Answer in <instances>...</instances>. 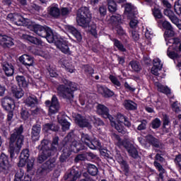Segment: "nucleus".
<instances>
[{"label":"nucleus","instance_id":"nucleus-1","mask_svg":"<svg viewBox=\"0 0 181 181\" xmlns=\"http://www.w3.org/2000/svg\"><path fill=\"white\" fill-rule=\"evenodd\" d=\"M33 31L41 37H45L49 43H54L57 49H59L64 54H71L69 47V42L57 36L53 35V31L49 27H44L40 25H35Z\"/></svg>","mask_w":181,"mask_h":181},{"label":"nucleus","instance_id":"nucleus-2","mask_svg":"<svg viewBox=\"0 0 181 181\" xmlns=\"http://www.w3.org/2000/svg\"><path fill=\"white\" fill-rule=\"evenodd\" d=\"M23 134V126L21 125L19 127H16L10 135L8 152L11 159L15 158V155H19V152L23 146L25 136Z\"/></svg>","mask_w":181,"mask_h":181},{"label":"nucleus","instance_id":"nucleus-3","mask_svg":"<svg viewBox=\"0 0 181 181\" xmlns=\"http://www.w3.org/2000/svg\"><path fill=\"white\" fill-rule=\"evenodd\" d=\"M76 22L78 25L83 28V29H87L88 28V30L94 37H98L97 25L94 22H91V12L88 7L83 6L78 10Z\"/></svg>","mask_w":181,"mask_h":181},{"label":"nucleus","instance_id":"nucleus-4","mask_svg":"<svg viewBox=\"0 0 181 181\" xmlns=\"http://www.w3.org/2000/svg\"><path fill=\"white\" fill-rule=\"evenodd\" d=\"M64 142L65 143V148H69L74 152H80V151L84 150L83 144L74 140L70 134L64 138Z\"/></svg>","mask_w":181,"mask_h":181},{"label":"nucleus","instance_id":"nucleus-5","mask_svg":"<svg viewBox=\"0 0 181 181\" xmlns=\"http://www.w3.org/2000/svg\"><path fill=\"white\" fill-rule=\"evenodd\" d=\"M46 107H49L48 115H54V114H57L60 111V103H59V99L56 95H54L50 100H46L45 103Z\"/></svg>","mask_w":181,"mask_h":181},{"label":"nucleus","instance_id":"nucleus-6","mask_svg":"<svg viewBox=\"0 0 181 181\" xmlns=\"http://www.w3.org/2000/svg\"><path fill=\"white\" fill-rule=\"evenodd\" d=\"M57 166V163H56V158H49L45 163H44L41 168L37 170V173L40 175H45L46 173H49Z\"/></svg>","mask_w":181,"mask_h":181},{"label":"nucleus","instance_id":"nucleus-7","mask_svg":"<svg viewBox=\"0 0 181 181\" xmlns=\"http://www.w3.org/2000/svg\"><path fill=\"white\" fill-rule=\"evenodd\" d=\"M12 169V164L9 162V157L2 153L0 156V170L1 173L8 175Z\"/></svg>","mask_w":181,"mask_h":181},{"label":"nucleus","instance_id":"nucleus-8","mask_svg":"<svg viewBox=\"0 0 181 181\" xmlns=\"http://www.w3.org/2000/svg\"><path fill=\"white\" fill-rule=\"evenodd\" d=\"M57 93L59 97L65 98L66 100H71L74 98V94H71L70 88L64 84L58 86Z\"/></svg>","mask_w":181,"mask_h":181},{"label":"nucleus","instance_id":"nucleus-9","mask_svg":"<svg viewBox=\"0 0 181 181\" xmlns=\"http://www.w3.org/2000/svg\"><path fill=\"white\" fill-rule=\"evenodd\" d=\"M96 108L97 113L99 115H102L103 118H108L110 121H112V119H114V117L110 115V110H108V107H107L105 105L99 104Z\"/></svg>","mask_w":181,"mask_h":181},{"label":"nucleus","instance_id":"nucleus-10","mask_svg":"<svg viewBox=\"0 0 181 181\" xmlns=\"http://www.w3.org/2000/svg\"><path fill=\"white\" fill-rule=\"evenodd\" d=\"M123 148L127 150L129 156H131L134 159H138L139 158L138 150H136V148H135V146L129 141H128L127 143H124Z\"/></svg>","mask_w":181,"mask_h":181},{"label":"nucleus","instance_id":"nucleus-11","mask_svg":"<svg viewBox=\"0 0 181 181\" xmlns=\"http://www.w3.org/2000/svg\"><path fill=\"white\" fill-rule=\"evenodd\" d=\"M1 105L6 111H11L13 105V99L11 96H5L1 98Z\"/></svg>","mask_w":181,"mask_h":181},{"label":"nucleus","instance_id":"nucleus-12","mask_svg":"<svg viewBox=\"0 0 181 181\" xmlns=\"http://www.w3.org/2000/svg\"><path fill=\"white\" fill-rule=\"evenodd\" d=\"M75 122L81 128H88V127H90L88 120H87V119H86L83 116H81V115L79 114L76 115Z\"/></svg>","mask_w":181,"mask_h":181},{"label":"nucleus","instance_id":"nucleus-13","mask_svg":"<svg viewBox=\"0 0 181 181\" xmlns=\"http://www.w3.org/2000/svg\"><path fill=\"white\" fill-rule=\"evenodd\" d=\"M30 154L29 153V149L25 148L22 151L20 156V161L18 163L19 168H23L26 165V161L29 159Z\"/></svg>","mask_w":181,"mask_h":181},{"label":"nucleus","instance_id":"nucleus-14","mask_svg":"<svg viewBox=\"0 0 181 181\" xmlns=\"http://www.w3.org/2000/svg\"><path fill=\"white\" fill-rule=\"evenodd\" d=\"M40 131H42V127L40 124H35L33 126L31 131V139L36 142V141H39V138H40Z\"/></svg>","mask_w":181,"mask_h":181},{"label":"nucleus","instance_id":"nucleus-15","mask_svg":"<svg viewBox=\"0 0 181 181\" xmlns=\"http://www.w3.org/2000/svg\"><path fill=\"white\" fill-rule=\"evenodd\" d=\"M48 13L52 18L57 19L60 16V8H59V5L52 4L48 7Z\"/></svg>","mask_w":181,"mask_h":181},{"label":"nucleus","instance_id":"nucleus-16","mask_svg":"<svg viewBox=\"0 0 181 181\" xmlns=\"http://www.w3.org/2000/svg\"><path fill=\"white\" fill-rule=\"evenodd\" d=\"M66 29L76 38L77 42H81L83 40V35H81V33L77 28L71 25H66Z\"/></svg>","mask_w":181,"mask_h":181},{"label":"nucleus","instance_id":"nucleus-17","mask_svg":"<svg viewBox=\"0 0 181 181\" xmlns=\"http://www.w3.org/2000/svg\"><path fill=\"white\" fill-rule=\"evenodd\" d=\"M116 160L119 163L121 168L125 172V173H129V165L124 160V157L119 154L116 155Z\"/></svg>","mask_w":181,"mask_h":181},{"label":"nucleus","instance_id":"nucleus-18","mask_svg":"<svg viewBox=\"0 0 181 181\" xmlns=\"http://www.w3.org/2000/svg\"><path fill=\"white\" fill-rule=\"evenodd\" d=\"M2 69L7 77H11V76H13L15 69L12 64H9L8 62H4L2 64Z\"/></svg>","mask_w":181,"mask_h":181},{"label":"nucleus","instance_id":"nucleus-19","mask_svg":"<svg viewBox=\"0 0 181 181\" xmlns=\"http://www.w3.org/2000/svg\"><path fill=\"white\" fill-rule=\"evenodd\" d=\"M80 174L78 171L74 168H71L70 172L64 176V180L76 181L78 179Z\"/></svg>","mask_w":181,"mask_h":181},{"label":"nucleus","instance_id":"nucleus-20","mask_svg":"<svg viewBox=\"0 0 181 181\" xmlns=\"http://www.w3.org/2000/svg\"><path fill=\"white\" fill-rule=\"evenodd\" d=\"M70 155H71V151L70 148L66 147V143L64 142L62 153L59 157V161L62 163L66 162V160H67V159H69L70 157Z\"/></svg>","mask_w":181,"mask_h":181},{"label":"nucleus","instance_id":"nucleus-21","mask_svg":"<svg viewBox=\"0 0 181 181\" xmlns=\"http://www.w3.org/2000/svg\"><path fill=\"white\" fill-rule=\"evenodd\" d=\"M24 103L27 107H30V108H33V107H36L39 104V100L37 98L35 95L28 96L24 100Z\"/></svg>","mask_w":181,"mask_h":181},{"label":"nucleus","instance_id":"nucleus-22","mask_svg":"<svg viewBox=\"0 0 181 181\" xmlns=\"http://www.w3.org/2000/svg\"><path fill=\"white\" fill-rule=\"evenodd\" d=\"M19 61L22 64H24V66H28L29 67H30V66H33L34 63L33 57L28 54H23L20 57Z\"/></svg>","mask_w":181,"mask_h":181},{"label":"nucleus","instance_id":"nucleus-23","mask_svg":"<svg viewBox=\"0 0 181 181\" xmlns=\"http://www.w3.org/2000/svg\"><path fill=\"white\" fill-rule=\"evenodd\" d=\"M146 139L147 142L152 145V146H154V148H160V141H159V139L155 138L152 134H148L146 136Z\"/></svg>","mask_w":181,"mask_h":181},{"label":"nucleus","instance_id":"nucleus-24","mask_svg":"<svg viewBox=\"0 0 181 181\" xmlns=\"http://www.w3.org/2000/svg\"><path fill=\"white\" fill-rule=\"evenodd\" d=\"M21 37L22 39H24L25 40H28L30 43H33V45H37V46L42 45V40L32 35H29L28 34H23Z\"/></svg>","mask_w":181,"mask_h":181},{"label":"nucleus","instance_id":"nucleus-25","mask_svg":"<svg viewBox=\"0 0 181 181\" xmlns=\"http://www.w3.org/2000/svg\"><path fill=\"white\" fill-rule=\"evenodd\" d=\"M52 156V153H49L47 151H41L37 158V163H43L45 160H47L50 156Z\"/></svg>","mask_w":181,"mask_h":181},{"label":"nucleus","instance_id":"nucleus-26","mask_svg":"<svg viewBox=\"0 0 181 181\" xmlns=\"http://www.w3.org/2000/svg\"><path fill=\"white\" fill-rule=\"evenodd\" d=\"M37 149L38 151H41V152H49L52 153L50 147L49 146V140L47 139H43L37 146Z\"/></svg>","mask_w":181,"mask_h":181},{"label":"nucleus","instance_id":"nucleus-27","mask_svg":"<svg viewBox=\"0 0 181 181\" xmlns=\"http://www.w3.org/2000/svg\"><path fill=\"white\" fill-rule=\"evenodd\" d=\"M156 87L158 88V91L160 93H163V94H165L166 95H170L171 94V90L169 87L165 85H162V83L159 82H156L155 83Z\"/></svg>","mask_w":181,"mask_h":181},{"label":"nucleus","instance_id":"nucleus-28","mask_svg":"<svg viewBox=\"0 0 181 181\" xmlns=\"http://www.w3.org/2000/svg\"><path fill=\"white\" fill-rule=\"evenodd\" d=\"M62 81L65 86L69 87L71 94H74V91H77V90H78V85H77V83L71 82L67 79H64Z\"/></svg>","mask_w":181,"mask_h":181},{"label":"nucleus","instance_id":"nucleus-29","mask_svg":"<svg viewBox=\"0 0 181 181\" xmlns=\"http://www.w3.org/2000/svg\"><path fill=\"white\" fill-rule=\"evenodd\" d=\"M163 131L166 132V134L170 131V119L166 115H165L163 118Z\"/></svg>","mask_w":181,"mask_h":181},{"label":"nucleus","instance_id":"nucleus-30","mask_svg":"<svg viewBox=\"0 0 181 181\" xmlns=\"http://www.w3.org/2000/svg\"><path fill=\"white\" fill-rule=\"evenodd\" d=\"M110 124L112 127H114L115 129L120 134H122V135H124V134H127V130L125 128H124V126L121 124L120 123H115V119H112V121H110Z\"/></svg>","mask_w":181,"mask_h":181},{"label":"nucleus","instance_id":"nucleus-31","mask_svg":"<svg viewBox=\"0 0 181 181\" xmlns=\"http://www.w3.org/2000/svg\"><path fill=\"white\" fill-rule=\"evenodd\" d=\"M98 91L99 93H101L105 98H110V97H112V95H114L113 91H111L107 88H104V86H100L98 88Z\"/></svg>","mask_w":181,"mask_h":181},{"label":"nucleus","instance_id":"nucleus-32","mask_svg":"<svg viewBox=\"0 0 181 181\" xmlns=\"http://www.w3.org/2000/svg\"><path fill=\"white\" fill-rule=\"evenodd\" d=\"M124 105L126 110H129L131 111H134V110H136L138 105L135 102L129 100H126L124 102Z\"/></svg>","mask_w":181,"mask_h":181},{"label":"nucleus","instance_id":"nucleus-33","mask_svg":"<svg viewBox=\"0 0 181 181\" xmlns=\"http://www.w3.org/2000/svg\"><path fill=\"white\" fill-rule=\"evenodd\" d=\"M164 15H165V16H168V18H169L170 21H171L172 23L176 22V21H177V16H176V14H175L173 11L170 9H165Z\"/></svg>","mask_w":181,"mask_h":181},{"label":"nucleus","instance_id":"nucleus-34","mask_svg":"<svg viewBox=\"0 0 181 181\" xmlns=\"http://www.w3.org/2000/svg\"><path fill=\"white\" fill-rule=\"evenodd\" d=\"M59 124L62 125V129L64 132L70 129V122H67L66 119L62 118L59 119Z\"/></svg>","mask_w":181,"mask_h":181},{"label":"nucleus","instance_id":"nucleus-35","mask_svg":"<svg viewBox=\"0 0 181 181\" xmlns=\"http://www.w3.org/2000/svg\"><path fill=\"white\" fill-rule=\"evenodd\" d=\"M88 172L91 176H97L98 174V168L93 164H88Z\"/></svg>","mask_w":181,"mask_h":181},{"label":"nucleus","instance_id":"nucleus-36","mask_svg":"<svg viewBox=\"0 0 181 181\" xmlns=\"http://www.w3.org/2000/svg\"><path fill=\"white\" fill-rule=\"evenodd\" d=\"M13 22H14L15 25L17 26H22L23 25V22H25V18L19 15H15L13 16Z\"/></svg>","mask_w":181,"mask_h":181},{"label":"nucleus","instance_id":"nucleus-37","mask_svg":"<svg viewBox=\"0 0 181 181\" xmlns=\"http://www.w3.org/2000/svg\"><path fill=\"white\" fill-rule=\"evenodd\" d=\"M11 92L16 98H22L23 97V90L18 89L16 87L11 88Z\"/></svg>","mask_w":181,"mask_h":181},{"label":"nucleus","instance_id":"nucleus-38","mask_svg":"<svg viewBox=\"0 0 181 181\" xmlns=\"http://www.w3.org/2000/svg\"><path fill=\"white\" fill-rule=\"evenodd\" d=\"M81 141L83 144H85L86 146L91 142V137L88 134H81Z\"/></svg>","mask_w":181,"mask_h":181},{"label":"nucleus","instance_id":"nucleus-39","mask_svg":"<svg viewBox=\"0 0 181 181\" xmlns=\"http://www.w3.org/2000/svg\"><path fill=\"white\" fill-rule=\"evenodd\" d=\"M88 146L90 149H98V148H101V143L98 140L91 139Z\"/></svg>","mask_w":181,"mask_h":181},{"label":"nucleus","instance_id":"nucleus-40","mask_svg":"<svg viewBox=\"0 0 181 181\" xmlns=\"http://www.w3.org/2000/svg\"><path fill=\"white\" fill-rule=\"evenodd\" d=\"M109 11L112 13L117 11V4L114 0H107Z\"/></svg>","mask_w":181,"mask_h":181},{"label":"nucleus","instance_id":"nucleus-41","mask_svg":"<svg viewBox=\"0 0 181 181\" xmlns=\"http://www.w3.org/2000/svg\"><path fill=\"white\" fill-rule=\"evenodd\" d=\"M16 80L19 87H26L28 86V83H26V80L25 79V76H17L16 77Z\"/></svg>","mask_w":181,"mask_h":181},{"label":"nucleus","instance_id":"nucleus-42","mask_svg":"<svg viewBox=\"0 0 181 181\" xmlns=\"http://www.w3.org/2000/svg\"><path fill=\"white\" fill-rule=\"evenodd\" d=\"M112 42H114V45L118 50L120 52H127V49H125V47H124V45L118 40L117 39H113Z\"/></svg>","mask_w":181,"mask_h":181},{"label":"nucleus","instance_id":"nucleus-43","mask_svg":"<svg viewBox=\"0 0 181 181\" xmlns=\"http://www.w3.org/2000/svg\"><path fill=\"white\" fill-rule=\"evenodd\" d=\"M109 78L110 81H112V84L115 86L117 90H119V88H121V82H119L117 77L114 76L113 75H110L109 76Z\"/></svg>","mask_w":181,"mask_h":181},{"label":"nucleus","instance_id":"nucleus-44","mask_svg":"<svg viewBox=\"0 0 181 181\" xmlns=\"http://www.w3.org/2000/svg\"><path fill=\"white\" fill-rule=\"evenodd\" d=\"M27 163V172H32L35 166V158H31L26 160Z\"/></svg>","mask_w":181,"mask_h":181},{"label":"nucleus","instance_id":"nucleus-45","mask_svg":"<svg viewBox=\"0 0 181 181\" xmlns=\"http://www.w3.org/2000/svg\"><path fill=\"white\" fill-rule=\"evenodd\" d=\"M129 66H131L132 70L134 71H141V65L139 64V62L136 61H132L129 62Z\"/></svg>","mask_w":181,"mask_h":181},{"label":"nucleus","instance_id":"nucleus-46","mask_svg":"<svg viewBox=\"0 0 181 181\" xmlns=\"http://www.w3.org/2000/svg\"><path fill=\"white\" fill-rule=\"evenodd\" d=\"M83 160H88V158L86 155V153L82 154H78L74 158L75 163H78V162L83 161Z\"/></svg>","mask_w":181,"mask_h":181},{"label":"nucleus","instance_id":"nucleus-47","mask_svg":"<svg viewBox=\"0 0 181 181\" xmlns=\"http://www.w3.org/2000/svg\"><path fill=\"white\" fill-rule=\"evenodd\" d=\"M83 69L86 75L93 76V74H94V69L93 67L90 66L89 65H85Z\"/></svg>","mask_w":181,"mask_h":181},{"label":"nucleus","instance_id":"nucleus-48","mask_svg":"<svg viewBox=\"0 0 181 181\" xmlns=\"http://www.w3.org/2000/svg\"><path fill=\"white\" fill-rule=\"evenodd\" d=\"M12 40V37L7 36L4 40V44L2 45L3 47H11V46H13V42Z\"/></svg>","mask_w":181,"mask_h":181},{"label":"nucleus","instance_id":"nucleus-49","mask_svg":"<svg viewBox=\"0 0 181 181\" xmlns=\"http://www.w3.org/2000/svg\"><path fill=\"white\" fill-rule=\"evenodd\" d=\"M20 114H21V118H22V119H24V120L28 119V118L30 117V114L29 113V112L24 108L21 109Z\"/></svg>","mask_w":181,"mask_h":181},{"label":"nucleus","instance_id":"nucleus-50","mask_svg":"<svg viewBox=\"0 0 181 181\" xmlns=\"http://www.w3.org/2000/svg\"><path fill=\"white\" fill-rule=\"evenodd\" d=\"M175 36V29L173 28H170L169 30H167L164 33V37H173Z\"/></svg>","mask_w":181,"mask_h":181},{"label":"nucleus","instance_id":"nucleus-51","mask_svg":"<svg viewBox=\"0 0 181 181\" xmlns=\"http://www.w3.org/2000/svg\"><path fill=\"white\" fill-rule=\"evenodd\" d=\"M160 119L156 118L151 122V127L153 129H158L160 127Z\"/></svg>","mask_w":181,"mask_h":181},{"label":"nucleus","instance_id":"nucleus-52","mask_svg":"<svg viewBox=\"0 0 181 181\" xmlns=\"http://www.w3.org/2000/svg\"><path fill=\"white\" fill-rule=\"evenodd\" d=\"M140 122L141 124L137 127L138 131H145L146 129V125H148V122L143 119Z\"/></svg>","mask_w":181,"mask_h":181},{"label":"nucleus","instance_id":"nucleus-53","mask_svg":"<svg viewBox=\"0 0 181 181\" xmlns=\"http://www.w3.org/2000/svg\"><path fill=\"white\" fill-rule=\"evenodd\" d=\"M114 136H115V139L117 140V145L119 148H121V146L124 147V144H127V142H128L127 141L121 140V137H119V136H118L117 134H114Z\"/></svg>","mask_w":181,"mask_h":181},{"label":"nucleus","instance_id":"nucleus-54","mask_svg":"<svg viewBox=\"0 0 181 181\" xmlns=\"http://www.w3.org/2000/svg\"><path fill=\"white\" fill-rule=\"evenodd\" d=\"M167 55L173 60H175V59H177V57H179V54L177 53H176L175 51H170L169 48L167 51Z\"/></svg>","mask_w":181,"mask_h":181},{"label":"nucleus","instance_id":"nucleus-55","mask_svg":"<svg viewBox=\"0 0 181 181\" xmlns=\"http://www.w3.org/2000/svg\"><path fill=\"white\" fill-rule=\"evenodd\" d=\"M172 110L175 112H180L181 111V107H180V104H179L177 102H174L172 105Z\"/></svg>","mask_w":181,"mask_h":181},{"label":"nucleus","instance_id":"nucleus-56","mask_svg":"<svg viewBox=\"0 0 181 181\" xmlns=\"http://www.w3.org/2000/svg\"><path fill=\"white\" fill-rule=\"evenodd\" d=\"M111 21L113 22H117V23H122V18H121V15L115 14L111 16Z\"/></svg>","mask_w":181,"mask_h":181},{"label":"nucleus","instance_id":"nucleus-57","mask_svg":"<svg viewBox=\"0 0 181 181\" xmlns=\"http://www.w3.org/2000/svg\"><path fill=\"white\" fill-rule=\"evenodd\" d=\"M153 15L156 19H162V13L158 8H154L153 10Z\"/></svg>","mask_w":181,"mask_h":181},{"label":"nucleus","instance_id":"nucleus-58","mask_svg":"<svg viewBox=\"0 0 181 181\" xmlns=\"http://www.w3.org/2000/svg\"><path fill=\"white\" fill-rule=\"evenodd\" d=\"M174 11L177 15H181V4L179 1H175L174 5Z\"/></svg>","mask_w":181,"mask_h":181},{"label":"nucleus","instance_id":"nucleus-59","mask_svg":"<svg viewBox=\"0 0 181 181\" xmlns=\"http://www.w3.org/2000/svg\"><path fill=\"white\" fill-rule=\"evenodd\" d=\"M71 13V9L67 7H64L61 9V15L62 16H69Z\"/></svg>","mask_w":181,"mask_h":181},{"label":"nucleus","instance_id":"nucleus-60","mask_svg":"<svg viewBox=\"0 0 181 181\" xmlns=\"http://www.w3.org/2000/svg\"><path fill=\"white\" fill-rule=\"evenodd\" d=\"M159 22H161V23H162L163 28L164 29H165L166 30H169V29H171V28H173V27L172 26V24H170V23H169V22L167 21H159Z\"/></svg>","mask_w":181,"mask_h":181},{"label":"nucleus","instance_id":"nucleus-61","mask_svg":"<svg viewBox=\"0 0 181 181\" xmlns=\"http://www.w3.org/2000/svg\"><path fill=\"white\" fill-rule=\"evenodd\" d=\"M163 66V65L162 64L160 59H159V58H156L153 59V67H157V68L162 69Z\"/></svg>","mask_w":181,"mask_h":181},{"label":"nucleus","instance_id":"nucleus-62","mask_svg":"<svg viewBox=\"0 0 181 181\" xmlns=\"http://www.w3.org/2000/svg\"><path fill=\"white\" fill-rule=\"evenodd\" d=\"M23 178V173L22 171H18L15 175L14 181H22Z\"/></svg>","mask_w":181,"mask_h":181},{"label":"nucleus","instance_id":"nucleus-63","mask_svg":"<svg viewBox=\"0 0 181 181\" xmlns=\"http://www.w3.org/2000/svg\"><path fill=\"white\" fill-rule=\"evenodd\" d=\"M83 176L85 178L80 180V181H95V180H94V179L93 178V177L88 175V174H87L86 173H84L83 174Z\"/></svg>","mask_w":181,"mask_h":181},{"label":"nucleus","instance_id":"nucleus-64","mask_svg":"<svg viewBox=\"0 0 181 181\" xmlns=\"http://www.w3.org/2000/svg\"><path fill=\"white\" fill-rule=\"evenodd\" d=\"M175 163H176V165H177L178 168L181 170V154L176 156L175 158Z\"/></svg>","mask_w":181,"mask_h":181}]
</instances>
